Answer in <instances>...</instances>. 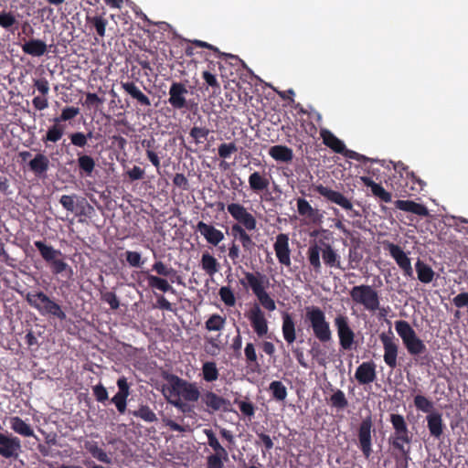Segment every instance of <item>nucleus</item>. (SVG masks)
<instances>
[{
    "label": "nucleus",
    "mask_w": 468,
    "mask_h": 468,
    "mask_svg": "<svg viewBox=\"0 0 468 468\" xmlns=\"http://www.w3.org/2000/svg\"><path fill=\"white\" fill-rule=\"evenodd\" d=\"M372 431L373 422L368 416L362 420L357 430L358 446L365 458L368 459L372 454Z\"/></svg>",
    "instance_id": "nucleus-9"
},
{
    "label": "nucleus",
    "mask_w": 468,
    "mask_h": 468,
    "mask_svg": "<svg viewBox=\"0 0 468 468\" xmlns=\"http://www.w3.org/2000/svg\"><path fill=\"white\" fill-rule=\"evenodd\" d=\"M186 85L181 81H173L168 91V103L175 110H190L196 104L193 100H187Z\"/></svg>",
    "instance_id": "nucleus-7"
},
{
    "label": "nucleus",
    "mask_w": 468,
    "mask_h": 468,
    "mask_svg": "<svg viewBox=\"0 0 468 468\" xmlns=\"http://www.w3.org/2000/svg\"><path fill=\"white\" fill-rule=\"evenodd\" d=\"M270 389L273 397L278 400H283L286 398L287 391L285 386L281 381H273L270 385Z\"/></svg>",
    "instance_id": "nucleus-52"
},
{
    "label": "nucleus",
    "mask_w": 468,
    "mask_h": 468,
    "mask_svg": "<svg viewBox=\"0 0 468 468\" xmlns=\"http://www.w3.org/2000/svg\"><path fill=\"white\" fill-rule=\"evenodd\" d=\"M69 211L79 217L80 222H85L86 218H90L94 212V207H65Z\"/></svg>",
    "instance_id": "nucleus-42"
},
{
    "label": "nucleus",
    "mask_w": 468,
    "mask_h": 468,
    "mask_svg": "<svg viewBox=\"0 0 468 468\" xmlns=\"http://www.w3.org/2000/svg\"><path fill=\"white\" fill-rule=\"evenodd\" d=\"M209 133L210 131L206 127L194 126L190 130L189 134L197 144H200L207 140Z\"/></svg>",
    "instance_id": "nucleus-50"
},
{
    "label": "nucleus",
    "mask_w": 468,
    "mask_h": 468,
    "mask_svg": "<svg viewBox=\"0 0 468 468\" xmlns=\"http://www.w3.org/2000/svg\"><path fill=\"white\" fill-rule=\"evenodd\" d=\"M444 223L451 227H455L456 230L468 234V227L460 226L461 223L468 225V219L463 217L446 216Z\"/></svg>",
    "instance_id": "nucleus-44"
},
{
    "label": "nucleus",
    "mask_w": 468,
    "mask_h": 468,
    "mask_svg": "<svg viewBox=\"0 0 468 468\" xmlns=\"http://www.w3.org/2000/svg\"><path fill=\"white\" fill-rule=\"evenodd\" d=\"M171 385V395L176 397H183L187 401H197L201 397V394L197 388L196 384L187 382L177 376L171 375L169 378Z\"/></svg>",
    "instance_id": "nucleus-6"
},
{
    "label": "nucleus",
    "mask_w": 468,
    "mask_h": 468,
    "mask_svg": "<svg viewBox=\"0 0 468 468\" xmlns=\"http://www.w3.org/2000/svg\"><path fill=\"white\" fill-rule=\"evenodd\" d=\"M395 330L401 338L408 353L413 356H420L427 351L424 342L417 335L415 330L405 320L395 322Z\"/></svg>",
    "instance_id": "nucleus-2"
},
{
    "label": "nucleus",
    "mask_w": 468,
    "mask_h": 468,
    "mask_svg": "<svg viewBox=\"0 0 468 468\" xmlns=\"http://www.w3.org/2000/svg\"><path fill=\"white\" fill-rule=\"evenodd\" d=\"M201 401L212 411H218L223 410L224 411L229 410L230 402L222 397L218 396L212 391H206L201 394Z\"/></svg>",
    "instance_id": "nucleus-15"
},
{
    "label": "nucleus",
    "mask_w": 468,
    "mask_h": 468,
    "mask_svg": "<svg viewBox=\"0 0 468 468\" xmlns=\"http://www.w3.org/2000/svg\"><path fill=\"white\" fill-rule=\"evenodd\" d=\"M64 133L65 125L58 122H54V123L48 127L41 141L46 144V146H48L50 143H58L63 137Z\"/></svg>",
    "instance_id": "nucleus-23"
},
{
    "label": "nucleus",
    "mask_w": 468,
    "mask_h": 468,
    "mask_svg": "<svg viewBox=\"0 0 468 468\" xmlns=\"http://www.w3.org/2000/svg\"><path fill=\"white\" fill-rule=\"evenodd\" d=\"M80 114V109L78 107H65L60 115L58 117H55L53 122H58L59 123H62L63 122L70 121L76 118Z\"/></svg>",
    "instance_id": "nucleus-47"
},
{
    "label": "nucleus",
    "mask_w": 468,
    "mask_h": 468,
    "mask_svg": "<svg viewBox=\"0 0 468 468\" xmlns=\"http://www.w3.org/2000/svg\"><path fill=\"white\" fill-rule=\"evenodd\" d=\"M77 164L81 176H90L96 166L93 157L82 153L78 154Z\"/></svg>",
    "instance_id": "nucleus-25"
},
{
    "label": "nucleus",
    "mask_w": 468,
    "mask_h": 468,
    "mask_svg": "<svg viewBox=\"0 0 468 468\" xmlns=\"http://www.w3.org/2000/svg\"><path fill=\"white\" fill-rule=\"evenodd\" d=\"M427 427L431 437L441 439L443 435L445 425L441 413L436 411L426 416Z\"/></svg>",
    "instance_id": "nucleus-17"
},
{
    "label": "nucleus",
    "mask_w": 468,
    "mask_h": 468,
    "mask_svg": "<svg viewBox=\"0 0 468 468\" xmlns=\"http://www.w3.org/2000/svg\"><path fill=\"white\" fill-rule=\"evenodd\" d=\"M377 378L376 365L373 361L363 362L355 373V378L360 385H367L375 381Z\"/></svg>",
    "instance_id": "nucleus-14"
},
{
    "label": "nucleus",
    "mask_w": 468,
    "mask_h": 468,
    "mask_svg": "<svg viewBox=\"0 0 468 468\" xmlns=\"http://www.w3.org/2000/svg\"><path fill=\"white\" fill-rule=\"evenodd\" d=\"M384 249L389 252L390 256L403 271L404 276L411 278L413 276L411 261L403 250L399 245L388 241L384 242Z\"/></svg>",
    "instance_id": "nucleus-10"
},
{
    "label": "nucleus",
    "mask_w": 468,
    "mask_h": 468,
    "mask_svg": "<svg viewBox=\"0 0 468 468\" xmlns=\"http://www.w3.org/2000/svg\"><path fill=\"white\" fill-rule=\"evenodd\" d=\"M121 87L129 94L133 99L136 100L141 106L148 107L151 105V101L133 81H121Z\"/></svg>",
    "instance_id": "nucleus-18"
},
{
    "label": "nucleus",
    "mask_w": 468,
    "mask_h": 468,
    "mask_svg": "<svg viewBox=\"0 0 468 468\" xmlns=\"http://www.w3.org/2000/svg\"><path fill=\"white\" fill-rule=\"evenodd\" d=\"M232 234L237 238L239 237L242 246L244 249L250 250L251 248L255 245L250 237L246 233V231L238 224H235L231 228Z\"/></svg>",
    "instance_id": "nucleus-39"
},
{
    "label": "nucleus",
    "mask_w": 468,
    "mask_h": 468,
    "mask_svg": "<svg viewBox=\"0 0 468 468\" xmlns=\"http://www.w3.org/2000/svg\"><path fill=\"white\" fill-rule=\"evenodd\" d=\"M219 295L226 305L233 306L235 304V296L229 287H221L219 290Z\"/></svg>",
    "instance_id": "nucleus-56"
},
{
    "label": "nucleus",
    "mask_w": 468,
    "mask_h": 468,
    "mask_svg": "<svg viewBox=\"0 0 468 468\" xmlns=\"http://www.w3.org/2000/svg\"><path fill=\"white\" fill-rule=\"evenodd\" d=\"M203 378L207 382H212L218 379V371L214 362H206L203 365Z\"/></svg>",
    "instance_id": "nucleus-48"
},
{
    "label": "nucleus",
    "mask_w": 468,
    "mask_h": 468,
    "mask_svg": "<svg viewBox=\"0 0 468 468\" xmlns=\"http://www.w3.org/2000/svg\"><path fill=\"white\" fill-rule=\"evenodd\" d=\"M101 299L108 303L112 310H116L120 306V302L116 294L112 292H107L101 295Z\"/></svg>",
    "instance_id": "nucleus-61"
},
{
    "label": "nucleus",
    "mask_w": 468,
    "mask_h": 468,
    "mask_svg": "<svg viewBox=\"0 0 468 468\" xmlns=\"http://www.w3.org/2000/svg\"><path fill=\"white\" fill-rule=\"evenodd\" d=\"M274 248L280 262L290 265V250L287 236L284 234L278 235Z\"/></svg>",
    "instance_id": "nucleus-22"
},
{
    "label": "nucleus",
    "mask_w": 468,
    "mask_h": 468,
    "mask_svg": "<svg viewBox=\"0 0 468 468\" xmlns=\"http://www.w3.org/2000/svg\"><path fill=\"white\" fill-rule=\"evenodd\" d=\"M283 335L289 344L292 343V319L288 314L284 315Z\"/></svg>",
    "instance_id": "nucleus-57"
},
{
    "label": "nucleus",
    "mask_w": 468,
    "mask_h": 468,
    "mask_svg": "<svg viewBox=\"0 0 468 468\" xmlns=\"http://www.w3.org/2000/svg\"><path fill=\"white\" fill-rule=\"evenodd\" d=\"M390 422L394 429V433H406L409 432L408 425L404 417L400 414H391Z\"/></svg>",
    "instance_id": "nucleus-45"
},
{
    "label": "nucleus",
    "mask_w": 468,
    "mask_h": 468,
    "mask_svg": "<svg viewBox=\"0 0 468 468\" xmlns=\"http://www.w3.org/2000/svg\"><path fill=\"white\" fill-rule=\"evenodd\" d=\"M22 50L33 57H41L47 52V45L40 39H30L22 45Z\"/></svg>",
    "instance_id": "nucleus-26"
},
{
    "label": "nucleus",
    "mask_w": 468,
    "mask_h": 468,
    "mask_svg": "<svg viewBox=\"0 0 468 468\" xmlns=\"http://www.w3.org/2000/svg\"><path fill=\"white\" fill-rule=\"evenodd\" d=\"M337 331L339 345L344 350H351L355 344V332L350 326L349 318L346 314H337L334 318Z\"/></svg>",
    "instance_id": "nucleus-5"
},
{
    "label": "nucleus",
    "mask_w": 468,
    "mask_h": 468,
    "mask_svg": "<svg viewBox=\"0 0 468 468\" xmlns=\"http://www.w3.org/2000/svg\"><path fill=\"white\" fill-rule=\"evenodd\" d=\"M413 403L418 410L427 413L428 415L435 412L433 401L429 398L425 397L424 395H416L414 397Z\"/></svg>",
    "instance_id": "nucleus-32"
},
{
    "label": "nucleus",
    "mask_w": 468,
    "mask_h": 468,
    "mask_svg": "<svg viewBox=\"0 0 468 468\" xmlns=\"http://www.w3.org/2000/svg\"><path fill=\"white\" fill-rule=\"evenodd\" d=\"M363 255L358 246H353L348 252V264L350 269H356L360 263Z\"/></svg>",
    "instance_id": "nucleus-49"
},
{
    "label": "nucleus",
    "mask_w": 468,
    "mask_h": 468,
    "mask_svg": "<svg viewBox=\"0 0 468 468\" xmlns=\"http://www.w3.org/2000/svg\"><path fill=\"white\" fill-rule=\"evenodd\" d=\"M190 42L195 47L207 48V49H210V50L218 53V57L229 56L232 59H236V60L239 59L238 56H234V55H230V54L229 55V54H225V53H220L218 48H216L215 46H213V45H211V44H209L207 42H205V41H202V40H197V39L192 40Z\"/></svg>",
    "instance_id": "nucleus-55"
},
{
    "label": "nucleus",
    "mask_w": 468,
    "mask_h": 468,
    "mask_svg": "<svg viewBox=\"0 0 468 468\" xmlns=\"http://www.w3.org/2000/svg\"><path fill=\"white\" fill-rule=\"evenodd\" d=\"M322 247V259L324 263L328 267L341 268L340 256L333 248L324 242H321Z\"/></svg>",
    "instance_id": "nucleus-27"
},
{
    "label": "nucleus",
    "mask_w": 468,
    "mask_h": 468,
    "mask_svg": "<svg viewBox=\"0 0 468 468\" xmlns=\"http://www.w3.org/2000/svg\"><path fill=\"white\" fill-rule=\"evenodd\" d=\"M93 394L96 397V399L100 402H103L108 399L107 389L101 384L93 387Z\"/></svg>",
    "instance_id": "nucleus-62"
},
{
    "label": "nucleus",
    "mask_w": 468,
    "mask_h": 468,
    "mask_svg": "<svg viewBox=\"0 0 468 468\" xmlns=\"http://www.w3.org/2000/svg\"><path fill=\"white\" fill-rule=\"evenodd\" d=\"M228 209L230 214L241 222L248 229H255V219L245 210L244 207H228Z\"/></svg>",
    "instance_id": "nucleus-24"
},
{
    "label": "nucleus",
    "mask_w": 468,
    "mask_h": 468,
    "mask_svg": "<svg viewBox=\"0 0 468 468\" xmlns=\"http://www.w3.org/2000/svg\"><path fill=\"white\" fill-rule=\"evenodd\" d=\"M35 246L39 250L42 258L47 261H53L56 258L60 255V251L55 250L51 246L46 245L43 241L37 240L35 242Z\"/></svg>",
    "instance_id": "nucleus-34"
},
{
    "label": "nucleus",
    "mask_w": 468,
    "mask_h": 468,
    "mask_svg": "<svg viewBox=\"0 0 468 468\" xmlns=\"http://www.w3.org/2000/svg\"><path fill=\"white\" fill-rule=\"evenodd\" d=\"M320 254L322 255L321 245L314 244L309 247L308 260L315 271H319L321 268Z\"/></svg>",
    "instance_id": "nucleus-40"
},
{
    "label": "nucleus",
    "mask_w": 468,
    "mask_h": 468,
    "mask_svg": "<svg viewBox=\"0 0 468 468\" xmlns=\"http://www.w3.org/2000/svg\"><path fill=\"white\" fill-rule=\"evenodd\" d=\"M352 301L368 312L375 313L380 304L378 292L369 285H356L350 290Z\"/></svg>",
    "instance_id": "nucleus-3"
},
{
    "label": "nucleus",
    "mask_w": 468,
    "mask_h": 468,
    "mask_svg": "<svg viewBox=\"0 0 468 468\" xmlns=\"http://www.w3.org/2000/svg\"><path fill=\"white\" fill-rule=\"evenodd\" d=\"M121 87L129 94L133 99L136 100L141 106L148 107L151 105V101L133 81H121Z\"/></svg>",
    "instance_id": "nucleus-19"
},
{
    "label": "nucleus",
    "mask_w": 468,
    "mask_h": 468,
    "mask_svg": "<svg viewBox=\"0 0 468 468\" xmlns=\"http://www.w3.org/2000/svg\"><path fill=\"white\" fill-rule=\"evenodd\" d=\"M126 175L130 181H136L144 178L145 172L143 168L134 165L133 168L126 172Z\"/></svg>",
    "instance_id": "nucleus-59"
},
{
    "label": "nucleus",
    "mask_w": 468,
    "mask_h": 468,
    "mask_svg": "<svg viewBox=\"0 0 468 468\" xmlns=\"http://www.w3.org/2000/svg\"><path fill=\"white\" fill-rule=\"evenodd\" d=\"M246 279L257 297L266 292L261 282L252 273L247 272Z\"/></svg>",
    "instance_id": "nucleus-53"
},
{
    "label": "nucleus",
    "mask_w": 468,
    "mask_h": 468,
    "mask_svg": "<svg viewBox=\"0 0 468 468\" xmlns=\"http://www.w3.org/2000/svg\"><path fill=\"white\" fill-rule=\"evenodd\" d=\"M147 280H148L149 286L152 288L158 289L164 292H175V290L168 283V282L163 278L154 276V275H148Z\"/></svg>",
    "instance_id": "nucleus-41"
},
{
    "label": "nucleus",
    "mask_w": 468,
    "mask_h": 468,
    "mask_svg": "<svg viewBox=\"0 0 468 468\" xmlns=\"http://www.w3.org/2000/svg\"><path fill=\"white\" fill-rule=\"evenodd\" d=\"M204 432L207 437L208 445L215 451V452L220 451L223 448L218 442L215 433L211 430H205Z\"/></svg>",
    "instance_id": "nucleus-60"
},
{
    "label": "nucleus",
    "mask_w": 468,
    "mask_h": 468,
    "mask_svg": "<svg viewBox=\"0 0 468 468\" xmlns=\"http://www.w3.org/2000/svg\"><path fill=\"white\" fill-rule=\"evenodd\" d=\"M249 184L251 189L262 191L268 187L269 180L259 172H254L249 177Z\"/></svg>",
    "instance_id": "nucleus-36"
},
{
    "label": "nucleus",
    "mask_w": 468,
    "mask_h": 468,
    "mask_svg": "<svg viewBox=\"0 0 468 468\" xmlns=\"http://www.w3.org/2000/svg\"><path fill=\"white\" fill-rule=\"evenodd\" d=\"M415 270L420 282L430 283L433 281L435 272L432 268L423 261L420 259L417 260L415 263Z\"/></svg>",
    "instance_id": "nucleus-28"
},
{
    "label": "nucleus",
    "mask_w": 468,
    "mask_h": 468,
    "mask_svg": "<svg viewBox=\"0 0 468 468\" xmlns=\"http://www.w3.org/2000/svg\"><path fill=\"white\" fill-rule=\"evenodd\" d=\"M126 399L127 397L116 394L112 399V402L116 406L120 413H124L126 410Z\"/></svg>",
    "instance_id": "nucleus-63"
},
{
    "label": "nucleus",
    "mask_w": 468,
    "mask_h": 468,
    "mask_svg": "<svg viewBox=\"0 0 468 468\" xmlns=\"http://www.w3.org/2000/svg\"><path fill=\"white\" fill-rule=\"evenodd\" d=\"M10 426L15 432L25 437H31L34 435L32 428L19 417L11 418Z\"/></svg>",
    "instance_id": "nucleus-31"
},
{
    "label": "nucleus",
    "mask_w": 468,
    "mask_h": 468,
    "mask_svg": "<svg viewBox=\"0 0 468 468\" xmlns=\"http://www.w3.org/2000/svg\"><path fill=\"white\" fill-rule=\"evenodd\" d=\"M197 229L205 237L208 243L218 245L223 239L224 235L221 231L216 229L213 226L207 225L203 221H199Z\"/></svg>",
    "instance_id": "nucleus-21"
},
{
    "label": "nucleus",
    "mask_w": 468,
    "mask_h": 468,
    "mask_svg": "<svg viewBox=\"0 0 468 468\" xmlns=\"http://www.w3.org/2000/svg\"><path fill=\"white\" fill-rule=\"evenodd\" d=\"M71 144L76 147L83 148L87 145L88 140L92 138V133L89 132L84 133L82 132H76L69 134Z\"/></svg>",
    "instance_id": "nucleus-43"
},
{
    "label": "nucleus",
    "mask_w": 468,
    "mask_h": 468,
    "mask_svg": "<svg viewBox=\"0 0 468 468\" xmlns=\"http://www.w3.org/2000/svg\"><path fill=\"white\" fill-rule=\"evenodd\" d=\"M21 451V441L17 437H8L0 433V455L17 459Z\"/></svg>",
    "instance_id": "nucleus-11"
},
{
    "label": "nucleus",
    "mask_w": 468,
    "mask_h": 468,
    "mask_svg": "<svg viewBox=\"0 0 468 468\" xmlns=\"http://www.w3.org/2000/svg\"><path fill=\"white\" fill-rule=\"evenodd\" d=\"M329 403L332 408L337 410H343L348 406V400L341 389H335L329 399Z\"/></svg>",
    "instance_id": "nucleus-35"
},
{
    "label": "nucleus",
    "mask_w": 468,
    "mask_h": 468,
    "mask_svg": "<svg viewBox=\"0 0 468 468\" xmlns=\"http://www.w3.org/2000/svg\"><path fill=\"white\" fill-rule=\"evenodd\" d=\"M0 27L11 32L18 28V22L13 12H0Z\"/></svg>",
    "instance_id": "nucleus-33"
},
{
    "label": "nucleus",
    "mask_w": 468,
    "mask_h": 468,
    "mask_svg": "<svg viewBox=\"0 0 468 468\" xmlns=\"http://www.w3.org/2000/svg\"><path fill=\"white\" fill-rule=\"evenodd\" d=\"M292 172L288 167H279L274 172L273 176H271L272 184L275 191L282 193L288 192V188H292Z\"/></svg>",
    "instance_id": "nucleus-12"
},
{
    "label": "nucleus",
    "mask_w": 468,
    "mask_h": 468,
    "mask_svg": "<svg viewBox=\"0 0 468 468\" xmlns=\"http://www.w3.org/2000/svg\"><path fill=\"white\" fill-rule=\"evenodd\" d=\"M237 151L238 147L234 143H223L218 148V154L222 159L229 158L231 154Z\"/></svg>",
    "instance_id": "nucleus-54"
},
{
    "label": "nucleus",
    "mask_w": 468,
    "mask_h": 468,
    "mask_svg": "<svg viewBox=\"0 0 468 468\" xmlns=\"http://www.w3.org/2000/svg\"><path fill=\"white\" fill-rule=\"evenodd\" d=\"M305 323L320 343L326 344L332 341L330 323L320 307L312 305L305 308Z\"/></svg>",
    "instance_id": "nucleus-1"
},
{
    "label": "nucleus",
    "mask_w": 468,
    "mask_h": 468,
    "mask_svg": "<svg viewBox=\"0 0 468 468\" xmlns=\"http://www.w3.org/2000/svg\"><path fill=\"white\" fill-rule=\"evenodd\" d=\"M85 448L94 458L100 462L107 464L112 463V459L102 449L99 448L96 443L88 441L85 443Z\"/></svg>",
    "instance_id": "nucleus-37"
},
{
    "label": "nucleus",
    "mask_w": 468,
    "mask_h": 468,
    "mask_svg": "<svg viewBox=\"0 0 468 468\" xmlns=\"http://www.w3.org/2000/svg\"><path fill=\"white\" fill-rule=\"evenodd\" d=\"M452 303L458 308L468 306V292H462L457 294L452 299Z\"/></svg>",
    "instance_id": "nucleus-64"
},
{
    "label": "nucleus",
    "mask_w": 468,
    "mask_h": 468,
    "mask_svg": "<svg viewBox=\"0 0 468 468\" xmlns=\"http://www.w3.org/2000/svg\"><path fill=\"white\" fill-rule=\"evenodd\" d=\"M379 339L383 346L384 355L383 359L385 364L391 369H395L398 367V355H399V344L395 338L391 329L388 333H381Z\"/></svg>",
    "instance_id": "nucleus-8"
},
{
    "label": "nucleus",
    "mask_w": 468,
    "mask_h": 468,
    "mask_svg": "<svg viewBox=\"0 0 468 468\" xmlns=\"http://www.w3.org/2000/svg\"><path fill=\"white\" fill-rule=\"evenodd\" d=\"M201 266L202 269L210 276L218 271V263L217 260L207 252L202 255Z\"/></svg>",
    "instance_id": "nucleus-38"
},
{
    "label": "nucleus",
    "mask_w": 468,
    "mask_h": 468,
    "mask_svg": "<svg viewBox=\"0 0 468 468\" xmlns=\"http://www.w3.org/2000/svg\"><path fill=\"white\" fill-rule=\"evenodd\" d=\"M269 154L278 162H288L292 159V150L281 144L271 146Z\"/></svg>",
    "instance_id": "nucleus-30"
},
{
    "label": "nucleus",
    "mask_w": 468,
    "mask_h": 468,
    "mask_svg": "<svg viewBox=\"0 0 468 468\" xmlns=\"http://www.w3.org/2000/svg\"><path fill=\"white\" fill-rule=\"evenodd\" d=\"M225 319L218 314L211 315L206 322V328L209 331H219L223 328Z\"/></svg>",
    "instance_id": "nucleus-51"
},
{
    "label": "nucleus",
    "mask_w": 468,
    "mask_h": 468,
    "mask_svg": "<svg viewBox=\"0 0 468 468\" xmlns=\"http://www.w3.org/2000/svg\"><path fill=\"white\" fill-rule=\"evenodd\" d=\"M411 440L412 436L409 431L406 433H393L389 437L388 441L395 451L404 452L407 450V446H405V444L410 446V444L411 443Z\"/></svg>",
    "instance_id": "nucleus-29"
},
{
    "label": "nucleus",
    "mask_w": 468,
    "mask_h": 468,
    "mask_svg": "<svg viewBox=\"0 0 468 468\" xmlns=\"http://www.w3.org/2000/svg\"><path fill=\"white\" fill-rule=\"evenodd\" d=\"M133 416L139 417L147 422H154L157 420L155 413L145 405H141L137 410L132 412Z\"/></svg>",
    "instance_id": "nucleus-46"
},
{
    "label": "nucleus",
    "mask_w": 468,
    "mask_h": 468,
    "mask_svg": "<svg viewBox=\"0 0 468 468\" xmlns=\"http://www.w3.org/2000/svg\"><path fill=\"white\" fill-rule=\"evenodd\" d=\"M250 320L252 326L259 336L267 334L268 326L264 314L258 305H254L250 309Z\"/></svg>",
    "instance_id": "nucleus-20"
},
{
    "label": "nucleus",
    "mask_w": 468,
    "mask_h": 468,
    "mask_svg": "<svg viewBox=\"0 0 468 468\" xmlns=\"http://www.w3.org/2000/svg\"><path fill=\"white\" fill-rule=\"evenodd\" d=\"M26 300L30 306L42 314H52L60 320L66 319V314L61 310L60 306L42 292H28L26 295Z\"/></svg>",
    "instance_id": "nucleus-4"
},
{
    "label": "nucleus",
    "mask_w": 468,
    "mask_h": 468,
    "mask_svg": "<svg viewBox=\"0 0 468 468\" xmlns=\"http://www.w3.org/2000/svg\"><path fill=\"white\" fill-rule=\"evenodd\" d=\"M49 159L44 154H37L28 163L29 170L39 178L45 177L49 169Z\"/></svg>",
    "instance_id": "nucleus-16"
},
{
    "label": "nucleus",
    "mask_w": 468,
    "mask_h": 468,
    "mask_svg": "<svg viewBox=\"0 0 468 468\" xmlns=\"http://www.w3.org/2000/svg\"><path fill=\"white\" fill-rule=\"evenodd\" d=\"M153 270L162 276H170L176 274V271L174 269L166 267V265H165L162 261H156L153 265Z\"/></svg>",
    "instance_id": "nucleus-58"
},
{
    "label": "nucleus",
    "mask_w": 468,
    "mask_h": 468,
    "mask_svg": "<svg viewBox=\"0 0 468 468\" xmlns=\"http://www.w3.org/2000/svg\"><path fill=\"white\" fill-rule=\"evenodd\" d=\"M108 20L103 14L87 15L86 16V27L92 33H96L95 40L102 39L105 37L106 27Z\"/></svg>",
    "instance_id": "nucleus-13"
}]
</instances>
